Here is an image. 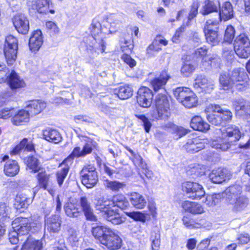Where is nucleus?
<instances>
[{
    "mask_svg": "<svg viewBox=\"0 0 250 250\" xmlns=\"http://www.w3.org/2000/svg\"><path fill=\"white\" fill-rule=\"evenodd\" d=\"M129 203L122 194L114 195L111 199L107 198H100L95 203L96 210L100 211L103 217L114 225H119L123 221L118 212V209L112 208L117 207L122 209L126 208Z\"/></svg>",
    "mask_w": 250,
    "mask_h": 250,
    "instance_id": "1",
    "label": "nucleus"
},
{
    "mask_svg": "<svg viewBox=\"0 0 250 250\" xmlns=\"http://www.w3.org/2000/svg\"><path fill=\"white\" fill-rule=\"evenodd\" d=\"M91 232L95 239L109 250H118L122 246L121 238L115 230L107 226L93 227Z\"/></svg>",
    "mask_w": 250,
    "mask_h": 250,
    "instance_id": "2",
    "label": "nucleus"
},
{
    "mask_svg": "<svg viewBox=\"0 0 250 250\" xmlns=\"http://www.w3.org/2000/svg\"><path fill=\"white\" fill-rule=\"evenodd\" d=\"M220 130L222 143H219L218 141H213L211 144V146L215 149L227 151L231 145L241 138L240 129L236 125H228L221 127Z\"/></svg>",
    "mask_w": 250,
    "mask_h": 250,
    "instance_id": "3",
    "label": "nucleus"
},
{
    "mask_svg": "<svg viewBox=\"0 0 250 250\" xmlns=\"http://www.w3.org/2000/svg\"><path fill=\"white\" fill-rule=\"evenodd\" d=\"M90 30L92 40L90 43L86 45V49L89 57L94 58L99 54V51H104L105 45L103 39V34L101 30V23L97 20H93Z\"/></svg>",
    "mask_w": 250,
    "mask_h": 250,
    "instance_id": "4",
    "label": "nucleus"
},
{
    "mask_svg": "<svg viewBox=\"0 0 250 250\" xmlns=\"http://www.w3.org/2000/svg\"><path fill=\"white\" fill-rule=\"evenodd\" d=\"M12 225V229H16L21 236L27 235L30 232H37L42 227L39 217L36 216L18 218L13 222Z\"/></svg>",
    "mask_w": 250,
    "mask_h": 250,
    "instance_id": "5",
    "label": "nucleus"
},
{
    "mask_svg": "<svg viewBox=\"0 0 250 250\" xmlns=\"http://www.w3.org/2000/svg\"><path fill=\"white\" fill-rule=\"evenodd\" d=\"M79 137L80 139H81V137L83 138V140L86 142L85 145L82 149L79 146L74 147L71 154L62 163L61 167L63 166L65 164L71 165L75 158L84 157L92 152L93 150L92 146H94L93 140L83 135H79Z\"/></svg>",
    "mask_w": 250,
    "mask_h": 250,
    "instance_id": "6",
    "label": "nucleus"
},
{
    "mask_svg": "<svg viewBox=\"0 0 250 250\" xmlns=\"http://www.w3.org/2000/svg\"><path fill=\"white\" fill-rule=\"evenodd\" d=\"M82 184L87 188L94 187L98 181L97 172L92 165L84 166L80 172Z\"/></svg>",
    "mask_w": 250,
    "mask_h": 250,
    "instance_id": "7",
    "label": "nucleus"
},
{
    "mask_svg": "<svg viewBox=\"0 0 250 250\" xmlns=\"http://www.w3.org/2000/svg\"><path fill=\"white\" fill-rule=\"evenodd\" d=\"M18 41L16 37L9 35L6 37L4 53L7 63L12 64L17 58Z\"/></svg>",
    "mask_w": 250,
    "mask_h": 250,
    "instance_id": "8",
    "label": "nucleus"
},
{
    "mask_svg": "<svg viewBox=\"0 0 250 250\" xmlns=\"http://www.w3.org/2000/svg\"><path fill=\"white\" fill-rule=\"evenodd\" d=\"M182 190L186 193L188 198L192 199H200L205 194L203 187L195 182H184L182 184Z\"/></svg>",
    "mask_w": 250,
    "mask_h": 250,
    "instance_id": "9",
    "label": "nucleus"
},
{
    "mask_svg": "<svg viewBox=\"0 0 250 250\" xmlns=\"http://www.w3.org/2000/svg\"><path fill=\"white\" fill-rule=\"evenodd\" d=\"M193 87L198 91L210 93L214 89V82L204 75L198 74L194 80Z\"/></svg>",
    "mask_w": 250,
    "mask_h": 250,
    "instance_id": "10",
    "label": "nucleus"
},
{
    "mask_svg": "<svg viewBox=\"0 0 250 250\" xmlns=\"http://www.w3.org/2000/svg\"><path fill=\"white\" fill-rule=\"evenodd\" d=\"M208 144L207 139H202L200 137L188 139L183 146L184 148L188 152L194 153L204 149Z\"/></svg>",
    "mask_w": 250,
    "mask_h": 250,
    "instance_id": "11",
    "label": "nucleus"
},
{
    "mask_svg": "<svg viewBox=\"0 0 250 250\" xmlns=\"http://www.w3.org/2000/svg\"><path fill=\"white\" fill-rule=\"evenodd\" d=\"M155 101L159 117L164 119L167 118L170 113L169 104L166 96L165 94H158Z\"/></svg>",
    "mask_w": 250,
    "mask_h": 250,
    "instance_id": "12",
    "label": "nucleus"
},
{
    "mask_svg": "<svg viewBox=\"0 0 250 250\" xmlns=\"http://www.w3.org/2000/svg\"><path fill=\"white\" fill-rule=\"evenodd\" d=\"M153 97L152 91L148 87L143 86L138 91L137 101L141 106L147 108L151 105Z\"/></svg>",
    "mask_w": 250,
    "mask_h": 250,
    "instance_id": "13",
    "label": "nucleus"
},
{
    "mask_svg": "<svg viewBox=\"0 0 250 250\" xmlns=\"http://www.w3.org/2000/svg\"><path fill=\"white\" fill-rule=\"evenodd\" d=\"M230 75L233 82V86L242 90L246 85L248 75L242 68H237L231 72Z\"/></svg>",
    "mask_w": 250,
    "mask_h": 250,
    "instance_id": "14",
    "label": "nucleus"
},
{
    "mask_svg": "<svg viewBox=\"0 0 250 250\" xmlns=\"http://www.w3.org/2000/svg\"><path fill=\"white\" fill-rule=\"evenodd\" d=\"M61 219L59 215H53L45 220V232L57 233L61 225Z\"/></svg>",
    "mask_w": 250,
    "mask_h": 250,
    "instance_id": "15",
    "label": "nucleus"
},
{
    "mask_svg": "<svg viewBox=\"0 0 250 250\" xmlns=\"http://www.w3.org/2000/svg\"><path fill=\"white\" fill-rule=\"evenodd\" d=\"M13 24L17 31L22 34H26L29 29V23L27 18L23 14L16 15L13 18Z\"/></svg>",
    "mask_w": 250,
    "mask_h": 250,
    "instance_id": "16",
    "label": "nucleus"
},
{
    "mask_svg": "<svg viewBox=\"0 0 250 250\" xmlns=\"http://www.w3.org/2000/svg\"><path fill=\"white\" fill-rule=\"evenodd\" d=\"M231 174L226 169H214L209 175L210 180L214 183L220 184L230 179Z\"/></svg>",
    "mask_w": 250,
    "mask_h": 250,
    "instance_id": "17",
    "label": "nucleus"
},
{
    "mask_svg": "<svg viewBox=\"0 0 250 250\" xmlns=\"http://www.w3.org/2000/svg\"><path fill=\"white\" fill-rule=\"evenodd\" d=\"M4 79H1L0 83L5 80H7V83L11 89H17L22 87L24 85V82L21 80L17 74L13 70L7 75L6 72L4 73Z\"/></svg>",
    "mask_w": 250,
    "mask_h": 250,
    "instance_id": "18",
    "label": "nucleus"
},
{
    "mask_svg": "<svg viewBox=\"0 0 250 250\" xmlns=\"http://www.w3.org/2000/svg\"><path fill=\"white\" fill-rule=\"evenodd\" d=\"M43 43L42 32L40 30H37L33 32L29 39V46L32 52L38 51Z\"/></svg>",
    "mask_w": 250,
    "mask_h": 250,
    "instance_id": "19",
    "label": "nucleus"
},
{
    "mask_svg": "<svg viewBox=\"0 0 250 250\" xmlns=\"http://www.w3.org/2000/svg\"><path fill=\"white\" fill-rule=\"evenodd\" d=\"M206 111L207 112H212L219 113L222 117V122L229 121L231 120L232 117V112L229 109H224L218 104H210L207 107Z\"/></svg>",
    "mask_w": 250,
    "mask_h": 250,
    "instance_id": "20",
    "label": "nucleus"
},
{
    "mask_svg": "<svg viewBox=\"0 0 250 250\" xmlns=\"http://www.w3.org/2000/svg\"><path fill=\"white\" fill-rule=\"evenodd\" d=\"M50 0H37L33 1L31 7L33 9L37 10L40 13H46L48 12L52 14L55 13V11L50 7L52 6Z\"/></svg>",
    "mask_w": 250,
    "mask_h": 250,
    "instance_id": "21",
    "label": "nucleus"
},
{
    "mask_svg": "<svg viewBox=\"0 0 250 250\" xmlns=\"http://www.w3.org/2000/svg\"><path fill=\"white\" fill-rule=\"evenodd\" d=\"M80 203L86 219L90 221H96L97 217L93 213V210L87 198L82 197L80 200Z\"/></svg>",
    "mask_w": 250,
    "mask_h": 250,
    "instance_id": "22",
    "label": "nucleus"
},
{
    "mask_svg": "<svg viewBox=\"0 0 250 250\" xmlns=\"http://www.w3.org/2000/svg\"><path fill=\"white\" fill-rule=\"evenodd\" d=\"M43 138L46 141L54 144H58L62 141V137L56 129L48 128L42 131Z\"/></svg>",
    "mask_w": 250,
    "mask_h": 250,
    "instance_id": "23",
    "label": "nucleus"
},
{
    "mask_svg": "<svg viewBox=\"0 0 250 250\" xmlns=\"http://www.w3.org/2000/svg\"><path fill=\"white\" fill-rule=\"evenodd\" d=\"M190 125L195 130L207 132L209 129V125L204 122L199 116H195L192 118Z\"/></svg>",
    "mask_w": 250,
    "mask_h": 250,
    "instance_id": "24",
    "label": "nucleus"
},
{
    "mask_svg": "<svg viewBox=\"0 0 250 250\" xmlns=\"http://www.w3.org/2000/svg\"><path fill=\"white\" fill-rule=\"evenodd\" d=\"M170 77L166 71L162 72L160 77L153 80L151 82V84L155 91L159 89L164 88L165 85Z\"/></svg>",
    "mask_w": 250,
    "mask_h": 250,
    "instance_id": "25",
    "label": "nucleus"
},
{
    "mask_svg": "<svg viewBox=\"0 0 250 250\" xmlns=\"http://www.w3.org/2000/svg\"><path fill=\"white\" fill-rule=\"evenodd\" d=\"M183 208L193 214H201L204 212L202 206L196 202L185 201L182 204Z\"/></svg>",
    "mask_w": 250,
    "mask_h": 250,
    "instance_id": "26",
    "label": "nucleus"
},
{
    "mask_svg": "<svg viewBox=\"0 0 250 250\" xmlns=\"http://www.w3.org/2000/svg\"><path fill=\"white\" fill-rule=\"evenodd\" d=\"M242 191V187L238 185H235L228 188L223 193L226 195V200L228 203L231 201H234V199L238 197Z\"/></svg>",
    "mask_w": 250,
    "mask_h": 250,
    "instance_id": "27",
    "label": "nucleus"
},
{
    "mask_svg": "<svg viewBox=\"0 0 250 250\" xmlns=\"http://www.w3.org/2000/svg\"><path fill=\"white\" fill-rule=\"evenodd\" d=\"M220 8L219 16L221 20L226 21L231 19L233 16V10L231 3L229 1L225 2Z\"/></svg>",
    "mask_w": 250,
    "mask_h": 250,
    "instance_id": "28",
    "label": "nucleus"
},
{
    "mask_svg": "<svg viewBox=\"0 0 250 250\" xmlns=\"http://www.w3.org/2000/svg\"><path fill=\"white\" fill-rule=\"evenodd\" d=\"M233 206V210L235 211H241L244 210L249 203L248 198L245 196H239L234 199V201H231L228 203Z\"/></svg>",
    "mask_w": 250,
    "mask_h": 250,
    "instance_id": "29",
    "label": "nucleus"
},
{
    "mask_svg": "<svg viewBox=\"0 0 250 250\" xmlns=\"http://www.w3.org/2000/svg\"><path fill=\"white\" fill-rule=\"evenodd\" d=\"M42 243L41 241L28 236L22 245L21 250H42Z\"/></svg>",
    "mask_w": 250,
    "mask_h": 250,
    "instance_id": "30",
    "label": "nucleus"
},
{
    "mask_svg": "<svg viewBox=\"0 0 250 250\" xmlns=\"http://www.w3.org/2000/svg\"><path fill=\"white\" fill-rule=\"evenodd\" d=\"M45 104L39 101H33L29 102L26 107V111L29 113V116H34L38 114L45 107Z\"/></svg>",
    "mask_w": 250,
    "mask_h": 250,
    "instance_id": "31",
    "label": "nucleus"
},
{
    "mask_svg": "<svg viewBox=\"0 0 250 250\" xmlns=\"http://www.w3.org/2000/svg\"><path fill=\"white\" fill-rule=\"evenodd\" d=\"M29 120V113L25 110H21L11 119L12 123L16 125H20L27 123Z\"/></svg>",
    "mask_w": 250,
    "mask_h": 250,
    "instance_id": "32",
    "label": "nucleus"
},
{
    "mask_svg": "<svg viewBox=\"0 0 250 250\" xmlns=\"http://www.w3.org/2000/svg\"><path fill=\"white\" fill-rule=\"evenodd\" d=\"M220 7L218 1L214 2L209 0L205 1L204 5L200 10V13L203 15H207L213 12H217Z\"/></svg>",
    "mask_w": 250,
    "mask_h": 250,
    "instance_id": "33",
    "label": "nucleus"
},
{
    "mask_svg": "<svg viewBox=\"0 0 250 250\" xmlns=\"http://www.w3.org/2000/svg\"><path fill=\"white\" fill-rule=\"evenodd\" d=\"M129 200L131 204L138 209L144 208L146 204V201L144 196L137 192L131 193Z\"/></svg>",
    "mask_w": 250,
    "mask_h": 250,
    "instance_id": "34",
    "label": "nucleus"
},
{
    "mask_svg": "<svg viewBox=\"0 0 250 250\" xmlns=\"http://www.w3.org/2000/svg\"><path fill=\"white\" fill-rule=\"evenodd\" d=\"M37 179L39 186L44 190H47L50 194H52V190L49 188L50 183V175L45 172H41L38 174Z\"/></svg>",
    "mask_w": 250,
    "mask_h": 250,
    "instance_id": "35",
    "label": "nucleus"
},
{
    "mask_svg": "<svg viewBox=\"0 0 250 250\" xmlns=\"http://www.w3.org/2000/svg\"><path fill=\"white\" fill-rule=\"evenodd\" d=\"M32 201L31 198L27 197L26 195L19 194L16 196L14 205L17 209H20L27 208Z\"/></svg>",
    "mask_w": 250,
    "mask_h": 250,
    "instance_id": "36",
    "label": "nucleus"
},
{
    "mask_svg": "<svg viewBox=\"0 0 250 250\" xmlns=\"http://www.w3.org/2000/svg\"><path fill=\"white\" fill-rule=\"evenodd\" d=\"M64 209L66 215L70 217H78L81 214L79 205L71 202L65 204Z\"/></svg>",
    "mask_w": 250,
    "mask_h": 250,
    "instance_id": "37",
    "label": "nucleus"
},
{
    "mask_svg": "<svg viewBox=\"0 0 250 250\" xmlns=\"http://www.w3.org/2000/svg\"><path fill=\"white\" fill-rule=\"evenodd\" d=\"M20 170V167L17 161L9 160L7 161L4 168L5 174L8 176H14L17 175Z\"/></svg>",
    "mask_w": 250,
    "mask_h": 250,
    "instance_id": "38",
    "label": "nucleus"
},
{
    "mask_svg": "<svg viewBox=\"0 0 250 250\" xmlns=\"http://www.w3.org/2000/svg\"><path fill=\"white\" fill-rule=\"evenodd\" d=\"M204 30L208 42L212 45H216L219 42L220 39L217 31L208 28H204Z\"/></svg>",
    "mask_w": 250,
    "mask_h": 250,
    "instance_id": "39",
    "label": "nucleus"
},
{
    "mask_svg": "<svg viewBox=\"0 0 250 250\" xmlns=\"http://www.w3.org/2000/svg\"><path fill=\"white\" fill-rule=\"evenodd\" d=\"M115 93L120 99L125 100L128 99L132 95L133 89L130 86L125 85L116 89Z\"/></svg>",
    "mask_w": 250,
    "mask_h": 250,
    "instance_id": "40",
    "label": "nucleus"
},
{
    "mask_svg": "<svg viewBox=\"0 0 250 250\" xmlns=\"http://www.w3.org/2000/svg\"><path fill=\"white\" fill-rule=\"evenodd\" d=\"M191 92L188 88L179 87L173 90V94L176 99L182 103Z\"/></svg>",
    "mask_w": 250,
    "mask_h": 250,
    "instance_id": "41",
    "label": "nucleus"
},
{
    "mask_svg": "<svg viewBox=\"0 0 250 250\" xmlns=\"http://www.w3.org/2000/svg\"><path fill=\"white\" fill-rule=\"evenodd\" d=\"M62 163L60 165L61 168L58 170L56 173L58 184L61 187L66 178L69 170L70 165L65 164L63 166L61 167Z\"/></svg>",
    "mask_w": 250,
    "mask_h": 250,
    "instance_id": "42",
    "label": "nucleus"
},
{
    "mask_svg": "<svg viewBox=\"0 0 250 250\" xmlns=\"http://www.w3.org/2000/svg\"><path fill=\"white\" fill-rule=\"evenodd\" d=\"M219 82L224 89H228L233 85L230 73L222 74L219 77Z\"/></svg>",
    "mask_w": 250,
    "mask_h": 250,
    "instance_id": "43",
    "label": "nucleus"
},
{
    "mask_svg": "<svg viewBox=\"0 0 250 250\" xmlns=\"http://www.w3.org/2000/svg\"><path fill=\"white\" fill-rule=\"evenodd\" d=\"M11 208L8 203L0 202V222H3L9 218Z\"/></svg>",
    "mask_w": 250,
    "mask_h": 250,
    "instance_id": "44",
    "label": "nucleus"
},
{
    "mask_svg": "<svg viewBox=\"0 0 250 250\" xmlns=\"http://www.w3.org/2000/svg\"><path fill=\"white\" fill-rule=\"evenodd\" d=\"M165 127L169 129L172 133L178 135L179 137H182L188 132L187 129L181 126H178L172 123H168L165 125Z\"/></svg>",
    "mask_w": 250,
    "mask_h": 250,
    "instance_id": "45",
    "label": "nucleus"
},
{
    "mask_svg": "<svg viewBox=\"0 0 250 250\" xmlns=\"http://www.w3.org/2000/svg\"><path fill=\"white\" fill-rule=\"evenodd\" d=\"M25 163L27 167L34 173L39 171L40 169L38 160L33 156L27 158L25 160Z\"/></svg>",
    "mask_w": 250,
    "mask_h": 250,
    "instance_id": "46",
    "label": "nucleus"
},
{
    "mask_svg": "<svg viewBox=\"0 0 250 250\" xmlns=\"http://www.w3.org/2000/svg\"><path fill=\"white\" fill-rule=\"evenodd\" d=\"M236 54L240 58H247L250 55V45L234 46Z\"/></svg>",
    "mask_w": 250,
    "mask_h": 250,
    "instance_id": "47",
    "label": "nucleus"
},
{
    "mask_svg": "<svg viewBox=\"0 0 250 250\" xmlns=\"http://www.w3.org/2000/svg\"><path fill=\"white\" fill-rule=\"evenodd\" d=\"M105 187L113 191H118L120 189L123 188L125 185L117 181L106 180L104 183Z\"/></svg>",
    "mask_w": 250,
    "mask_h": 250,
    "instance_id": "48",
    "label": "nucleus"
},
{
    "mask_svg": "<svg viewBox=\"0 0 250 250\" xmlns=\"http://www.w3.org/2000/svg\"><path fill=\"white\" fill-rule=\"evenodd\" d=\"M182 104L186 107L190 108L195 106L197 103V98L195 94L191 92L189 93Z\"/></svg>",
    "mask_w": 250,
    "mask_h": 250,
    "instance_id": "49",
    "label": "nucleus"
},
{
    "mask_svg": "<svg viewBox=\"0 0 250 250\" xmlns=\"http://www.w3.org/2000/svg\"><path fill=\"white\" fill-rule=\"evenodd\" d=\"M152 250H159L161 243V236L159 231H153L151 233Z\"/></svg>",
    "mask_w": 250,
    "mask_h": 250,
    "instance_id": "50",
    "label": "nucleus"
},
{
    "mask_svg": "<svg viewBox=\"0 0 250 250\" xmlns=\"http://www.w3.org/2000/svg\"><path fill=\"white\" fill-rule=\"evenodd\" d=\"M224 193H217L208 195L206 197V204L209 206H213L219 203Z\"/></svg>",
    "mask_w": 250,
    "mask_h": 250,
    "instance_id": "51",
    "label": "nucleus"
},
{
    "mask_svg": "<svg viewBox=\"0 0 250 250\" xmlns=\"http://www.w3.org/2000/svg\"><path fill=\"white\" fill-rule=\"evenodd\" d=\"M250 45V40L245 33H241L238 36L234 41V46Z\"/></svg>",
    "mask_w": 250,
    "mask_h": 250,
    "instance_id": "52",
    "label": "nucleus"
},
{
    "mask_svg": "<svg viewBox=\"0 0 250 250\" xmlns=\"http://www.w3.org/2000/svg\"><path fill=\"white\" fill-rule=\"evenodd\" d=\"M120 42L122 51L125 54L130 52L133 48V45L130 39L122 38L120 39Z\"/></svg>",
    "mask_w": 250,
    "mask_h": 250,
    "instance_id": "53",
    "label": "nucleus"
},
{
    "mask_svg": "<svg viewBox=\"0 0 250 250\" xmlns=\"http://www.w3.org/2000/svg\"><path fill=\"white\" fill-rule=\"evenodd\" d=\"M199 4L197 2H194L191 6L190 10L188 13V21L187 22V25L189 26L190 25L191 21L196 17L198 13V8Z\"/></svg>",
    "mask_w": 250,
    "mask_h": 250,
    "instance_id": "54",
    "label": "nucleus"
},
{
    "mask_svg": "<svg viewBox=\"0 0 250 250\" xmlns=\"http://www.w3.org/2000/svg\"><path fill=\"white\" fill-rule=\"evenodd\" d=\"M196 66L189 62L185 63L181 68V73L185 77L189 76L195 70Z\"/></svg>",
    "mask_w": 250,
    "mask_h": 250,
    "instance_id": "55",
    "label": "nucleus"
},
{
    "mask_svg": "<svg viewBox=\"0 0 250 250\" xmlns=\"http://www.w3.org/2000/svg\"><path fill=\"white\" fill-rule=\"evenodd\" d=\"M221 118V115L216 114L214 112L209 113L207 115L208 121L215 125H219L223 123Z\"/></svg>",
    "mask_w": 250,
    "mask_h": 250,
    "instance_id": "56",
    "label": "nucleus"
},
{
    "mask_svg": "<svg viewBox=\"0 0 250 250\" xmlns=\"http://www.w3.org/2000/svg\"><path fill=\"white\" fill-rule=\"evenodd\" d=\"M235 34V29L231 25H229L226 29L224 35V41L228 43H231L234 38Z\"/></svg>",
    "mask_w": 250,
    "mask_h": 250,
    "instance_id": "57",
    "label": "nucleus"
},
{
    "mask_svg": "<svg viewBox=\"0 0 250 250\" xmlns=\"http://www.w3.org/2000/svg\"><path fill=\"white\" fill-rule=\"evenodd\" d=\"M132 157V161L136 166H138L142 169H145L146 167V164L139 154L136 153Z\"/></svg>",
    "mask_w": 250,
    "mask_h": 250,
    "instance_id": "58",
    "label": "nucleus"
},
{
    "mask_svg": "<svg viewBox=\"0 0 250 250\" xmlns=\"http://www.w3.org/2000/svg\"><path fill=\"white\" fill-rule=\"evenodd\" d=\"M12 93L10 91H4L0 93V107L6 104L11 100Z\"/></svg>",
    "mask_w": 250,
    "mask_h": 250,
    "instance_id": "59",
    "label": "nucleus"
},
{
    "mask_svg": "<svg viewBox=\"0 0 250 250\" xmlns=\"http://www.w3.org/2000/svg\"><path fill=\"white\" fill-rule=\"evenodd\" d=\"M16 229H13L9 233L8 238L10 242L13 245L17 244L19 241V238L21 236L20 235Z\"/></svg>",
    "mask_w": 250,
    "mask_h": 250,
    "instance_id": "60",
    "label": "nucleus"
},
{
    "mask_svg": "<svg viewBox=\"0 0 250 250\" xmlns=\"http://www.w3.org/2000/svg\"><path fill=\"white\" fill-rule=\"evenodd\" d=\"M136 117L141 120L143 123V126L146 132H149L150 129L152 126V124L149 121L147 118H146L144 115H136Z\"/></svg>",
    "mask_w": 250,
    "mask_h": 250,
    "instance_id": "61",
    "label": "nucleus"
},
{
    "mask_svg": "<svg viewBox=\"0 0 250 250\" xmlns=\"http://www.w3.org/2000/svg\"><path fill=\"white\" fill-rule=\"evenodd\" d=\"M26 138H24L20 143L16 146L11 151V155H16L19 154L21 151L24 150L25 144H26Z\"/></svg>",
    "mask_w": 250,
    "mask_h": 250,
    "instance_id": "62",
    "label": "nucleus"
},
{
    "mask_svg": "<svg viewBox=\"0 0 250 250\" xmlns=\"http://www.w3.org/2000/svg\"><path fill=\"white\" fill-rule=\"evenodd\" d=\"M26 138H24L20 143L16 146L11 151V155H16L19 154L21 151L24 150L25 144H26Z\"/></svg>",
    "mask_w": 250,
    "mask_h": 250,
    "instance_id": "63",
    "label": "nucleus"
},
{
    "mask_svg": "<svg viewBox=\"0 0 250 250\" xmlns=\"http://www.w3.org/2000/svg\"><path fill=\"white\" fill-rule=\"evenodd\" d=\"M127 215L137 221L144 222L145 221V215L140 212H126Z\"/></svg>",
    "mask_w": 250,
    "mask_h": 250,
    "instance_id": "64",
    "label": "nucleus"
}]
</instances>
